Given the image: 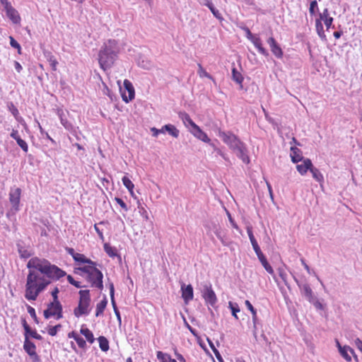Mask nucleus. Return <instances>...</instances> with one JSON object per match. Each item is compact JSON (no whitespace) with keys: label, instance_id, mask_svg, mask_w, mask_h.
Returning <instances> with one entry per match:
<instances>
[{"label":"nucleus","instance_id":"1","mask_svg":"<svg viewBox=\"0 0 362 362\" xmlns=\"http://www.w3.org/2000/svg\"><path fill=\"white\" fill-rule=\"evenodd\" d=\"M27 267L25 298L28 300H35L40 293L51 283L49 279H59L66 275V272L45 259L31 258Z\"/></svg>","mask_w":362,"mask_h":362},{"label":"nucleus","instance_id":"2","mask_svg":"<svg viewBox=\"0 0 362 362\" xmlns=\"http://www.w3.org/2000/svg\"><path fill=\"white\" fill-rule=\"evenodd\" d=\"M218 136L222 141L228 146V147L235 152L236 156L246 164L250 162L248 156V150L245 143H243L236 135L231 132L218 131Z\"/></svg>","mask_w":362,"mask_h":362},{"label":"nucleus","instance_id":"3","mask_svg":"<svg viewBox=\"0 0 362 362\" xmlns=\"http://www.w3.org/2000/svg\"><path fill=\"white\" fill-rule=\"evenodd\" d=\"M119 47L115 40H109L101 47L98 54L100 66L104 71L110 69L117 57Z\"/></svg>","mask_w":362,"mask_h":362},{"label":"nucleus","instance_id":"4","mask_svg":"<svg viewBox=\"0 0 362 362\" xmlns=\"http://www.w3.org/2000/svg\"><path fill=\"white\" fill-rule=\"evenodd\" d=\"M79 269L87 274V280L91 286L100 290L103 289V274L96 268V264L86 265L80 267Z\"/></svg>","mask_w":362,"mask_h":362},{"label":"nucleus","instance_id":"5","mask_svg":"<svg viewBox=\"0 0 362 362\" xmlns=\"http://www.w3.org/2000/svg\"><path fill=\"white\" fill-rule=\"evenodd\" d=\"M78 307L74 310V314L76 317L82 315H88L90 313V296L89 290H81Z\"/></svg>","mask_w":362,"mask_h":362},{"label":"nucleus","instance_id":"6","mask_svg":"<svg viewBox=\"0 0 362 362\" xmlns=\"http://www.w3.org/2000/svg\"><path fill=\"white\" fill-rule=\"evenodd\" d=\"M43 315L45 319L54 317L56 320L63 317L62 305L60 302H50L47 304V308L44 310Z\"/></svg>","mask_w":362,"mask_h":362},{"label":"nucleus","instance_id":"7","mask_svg":"<svg viewBox=\"0 0 362 362\" xmlns=\"http://www.w3.org/2000/svg\"><path fill=\"white\" fill-rule=\"evenodd\" d=\"M202 296L206 303L214 306L217 302V298L211 285L204 284L202 290Z\"/></svg>","mask_w":362,"mask_h":362},{"label":"nucleus","instance_id":"8","mask_svg":"<svg viewBox=\"0 0 362 362\" xmlns=\"http://www.w3.org/2000/svg\"><path fill=\"white\" fill-rule=\"evenodd\" d=\"M21 189L19 187H12L9 192V202L12 205V209L15 211L19 210Z\"/></svg>","mask_w":362,"mask_h":362},{"label":"nucleus","instance_id":"9","mask_svg":"<svg viewBox=\"0 0 362 362\" xmlns=\"http://www.w3.org/2000/svg\"><path fill=\"white\" fill-rule=\"evenodd\" d=\"M267 44L269 45L271 52L278 59H281L284 55V52L280 45L277 43L276 40L273 37H270L267 40Z\"/></svg>","mask_w":362,"mask_h":362},{"label":"nucleus","instance_id":"10","mask_svg":"<svg viewBox=\"0 0 362 362\" xmlns=\"http://www.w3.org/2000/svg\"><path fill=\"white\" fill-rule=\"evenodd\" d=\"M296 282L297 283L301 294L306 298L307 300L311 301L315 297V294L311 289L310 286L308 284H300L297 279L294 278Z\"/></svg>","mask_w":362,"mask_h":362},{"label":"nucleus","instance_id":"11","mask_svg":"<svg viewBox=\"0 0 362 362\" xmlns=\"http://www.w3.org/2000/svg\"><path fill=\"white\" fill-rule=\"evenodd\" d=\"M245 304L247 308L251 312V314L252 315L253 336L257 339V325L259 324V320L257 318V310L249 300H246L245 301Z\"/></svg>","mask_w":362,"mask_h":362},{"label":"nucleus","instance_id":"12","mask_svg":"<svg viewBox=\"0 0 362 362\" xmlns=\"http://www.w3.org/2000/svg\"><path fill=\"white\" fill-rule=\"evenodd\" d=\"M182 298L185 303L187 304L194 298L193 288L191 284L185 285L182 284L181 285Z\"/></svg>","mask_w":362,"mask_h":362},{"label":"nucleus","instance_id":"13","mask_svg":"<svg viewBox=\"0 0 362 362\" xmlns=\"http://www.w3.org/2000/svg\"><path fill=\"white\" fill-rule=\"evenodd\" d=\"M124 86L125 89L127 90L129 95L127 97L125 94H122V100L125 103H129V101H131L132 100H133L134 98V96H135L134 88L132 83L127 79L124 80Z\"/></svg>","mask_w":362,"mask_h":362},{"label":"nucleus","instance_id":"14","mask_svg":"<svg viewBox=\"0 0 362 362\" xmlns=\"http://www.w3.org/2000/svg\"><path fill=\"white\" fill-rule=\"evenodd\" d=\"M189 132L197 139L205 143H210L211 139L208 137L207 134L200 129V127L198 125L194 129H189Z\"/></svg>","mask_w":362,"mask_h":362},{"label":"nucleus","instance_id":"15","mask_svg":"<svg viewBox=\"0 0 362 362\" xmlns=\"http://www.w3.org/2000/svg\"><path fill=\"white\" fill-rule=\"evenodd\" d=\"M302 161V163L298 164L296 165V169L298 172L301 175H304L306 174L308 170H310V168L313 167V163L310 159L305 158Z\"/></svg>","mask_w":362,"mask_h":362},{"label":"nucleus","instance_id":"16","mask_svg":"<svg viewBox=\"0 0 362 362\" xmlns=\"http://www.w3.org/2000/svg\"><path fill=\"white\" fill-rule=\"evenodd\" d=\"M250 41L253 44V45L257 48L261 54L265 57L269 56L268 51L263 47L262 40L258 35H255Z\"/></svg>","mask_w":362,"mask_h":362},{"label":"nucleus","instance_id":"17","mask_svg":"<svg viewBox=\"0 0 362 362\" xmlns=\"http://www.w3.org/2000/svg\"><path fill=\"white\" fill-rule=\"evenodd\" d=\"M6 16L13 22L14 24L20 23L21 16L18 12L13 7H10L6 11Z\"/></svg>","mask_w":362,"mask_h":362},{"label":"nucleus","instance_id":"18","mask_svg":"<svg viewBox=\"0 0 362 362\" xmlns=\"http://www.w3.org/2000/svg\"><path fill=\"white\" fill-rule=\"evenodd\" d=\"M179 117L182 119L185 126L189 129H194L197 126L191 119L190 116L185 112H180L179 113Z\"/></svg>","mask_w":362,"mask_h":362},{"label":"nucleus","instance_id":"19","mask_svg":"<svg viewBox=\"0 0 362 362\" xmlns=\"http://www.w3.org/2000/svg\"><path fill=\"white\" fill-rule=\"evenodd\" d=\"M259 262L262 263V266L265 269V270L273 276L274 279L276 281V276L274 275V272L271 265L267 262L265 256L263 255L262 252H260L259 254L257 255Z\"/></svg>","mask_w":362,"mask_h":362},{"label":"nucleus","instance_id":"20","mask_svg":"<svg viewBox=\"0 0 362 362\" xmlns=\"http://www.w3.org/2000/svg\"><path fill=\"white\" fill-rule=\"evenodd\" d=\"M247 233L249 236L251 244L252 245L253 250H255L256 255H258L260 252H262L261 249L257 243V241L256 240V239L253 235L252 229L251 227L248 226L247 228Z\"/></svg>","mask_w":362,"mask_h":362},{"label":"nucleus","instance_id":"21","mask_svg":"<svg viewBox=\"0 0 362 362\" xmlns=\"http://www.w3.org/2000/svg\"><path fill=\"white\" fill-rule=\"evenodd\" d=\"M57 115L59 116V119H60V122H61V124L64 126V127L69 130V131H71L73 129V125L72 124L69 122L66 118V115L63 111V110L62 109H58L57 110Z\"/></svg>","mask_w":362,"mask_h":362},{"label":"nucleus","instance_id":"22","mask_svg":"<svg viewBox=\"0 0 362 362\" xmlns=\"http://www.w3.org/2000/svg\"><path fill=\"white\" fill-rule=\"evenodd\" d=\"M23 349L28 355L34 354V353L36 352V346L28 339L27 334H25V337Z\"/></svg>","mask_w":362,"mask_h":362},{"label":"nucleus","instance_id":"23","mask_svg":"<svg viewBox=\"0 0 362 362\" xmlns=\"http://www.w3.org/2000/svg\"><path fill=\"white\" fill-rule=\"evenodd\" d=\"M291 158L294 163H298L305 159L302 156L300 150L296 147H291Z\"/></svg>","mask_w":362,"mask_h":362},{"label":"nucleus","instance_id":"24","mask_svg":"<svg viewBox=\"0 0 362 362\" xmlns=\"http://www.w3.org/2000/svg\"><path fill=\"white\" fill-rule=\"evenodd\" d=\"M341 356L346 361H351V354H354V351L349 346H343V349L339 351Z\"/></svg>","mask_w":362,"mask_h":362},{"label":"nucleus","instance_id":"25","mask_svg":"<svg viewBox=\"0 0 362 362\" xmlns=\"http://www.w3.org/2000/svg\"><path fill=\"white\" fill-rule=\"evenodd\" d=\"M138 65L144 69L150 70L153 68V63L144 57H140L137 60Z\"/></svg>","mask_w":362,"mask_h":362},{"label":"nucleus","instance_id":"26","mask_svg":"<svg viewBox=\"0 0 362 362\" xmlns=\"http://www.w3.org/2000/svg\"><path fill=\"white\" fill-rule=\"evenodd\" d=\"M232 79L236 83L240 85V88H243V76L240 72H239L235 66L232 69Z\"/></svg>","mask_w":362,"mask_h":362},{"label":"nucleus","instance_id":"27","mask_svg":"<svg viewBox=\"0 0 362 362\" xmlns=\"http://www.w3.org/2000/svg\"><path fill=\"white\" fill-rule=\"evenodd\" d=\"M68 337L69 338H73L77 343V344L78 345V346L80 348H85L86 346V341L81 337H80L76 332H71L68 334Z\"/></svg>","mask_w":362,"mask_h":362},{"label":"nucleus","instance_id":"28","mask_svg":"<svg viewBox=\"0 0 362 362\" xmlns=\"http://www.w3.org/2000/svg\"><path fill=\"white\" fill-rule=\"evenodd\" d=\"M74 260L80 264H87V265L96 264V262L92 261L90 259L86 257L83 254L77 253L75 255Z\"/></svg>","mask_w":362,"mask_h":362},{"label":"nucleus","instance_id":"29","mask_svg":"<svg viewBox=\"0 0 362 362\" xmlns=\"http://www.w3.org/2000/svg\"><path fill=\"white\" fill-rule=\"evenodd\" d=\"M80 332L86 337L89 343L93 344L94 342L95 338L93 334L88 328L82 326Z\"/></svg>","mask_w":362,"mask_h":362},{"label":"nucleus","instance_id":"30","mask_svg":"<svg viewBox=\"0 0 362 362\" xmlns=\"http://www.w3.org/2000/svg\"><path fill=\"white\" fill-rule=\"evenodd\" d=\"M107 304V300L106 297H104V298L97 304L96 305V312H95V316L99 317L101 315H103L106 306Z\"/></svg>","mask_w":362,"mask_h":362},{"label":"nucleus","instance_id":"31","mask_svg":"<svg viewBox=\"0 0 362 362\" xmlns=\"http://www.w3.org/2000/svg\"><path fill=\"white\" fill-rule=\"evenodd\" d=\"M165 132H167L170 135L173 136L174 138H177L179 136L180 132L179 130L173 124H168L164 125Z\"/></svg>","mask_w":362,"mask_h":362},{"label":"nucleus","instance_id":"32","mask_svg":"<svg viewBox=\"0 0 362 362\" xmlns=\"http://www.w3.org/2000/svg\"><path fill=\"white\" fill-rule=\"evenodd\" d=\"M310 173L313 175V177L319 182H323L324 177L321 172L316 168H315L313 165L310 168Z\"/></svg>","mask_w":362,"mask_h":362},{"label":"nucleus","instance_id":"33","mask_svg":"<svg viewBox=\"0 0 362 362\" xmlns=\"http://www.w3.org/2000/svg\"><path fill=\"white\" fill-rule=\"evenodd\" d=\"M99 342L100 349L103 351H107L109 349V341L108 340L103 336H100L98 339Z\"/></svg>","mask_w":362,"mask_h":362},{"label":"nucleus","instance_id":"34","mask_svg":"<svg viewBox=\"0 0 362 362\" xmlns=\"http://www.w3.org/2000/svg\"><path fill=\"white\" fill-rule=\"evenodd\" d=\"M208 343H209V346L211 347V349H212L213 352L214 353L216 358L218 359V361L219 362H224L220 352L218 351V349L216 348L214 344L213 343V341L209 339V338H207L206 339Z\"/></svg>","mask_w":362,"mask_h":362},{"label":"nucleus","instance_id":"35","mask_svg":"<svg viewBox=\"0 0 362 362\" xmlns=\"http://www.w3.org/2000/svg\"><path fill=\"white\" fill-rule=\"evenodd\" d=\"M315 27H316V31H317L319 37L322 40H325L326 35H325L323 25H322L320 20H316Z\"/></svg>","mask_w":362,"mask_h":362},{"label":"nucleus","instance_id":"36","mask_svg":"<svg viewBox=\"0 0 362 362\" xmlns=\"http://www.w3.org/2000/svg\"><path fill=\"white\" fill-rule=\"evenodd\" d=\"M122 181L123 185L125 186V187L129 190L130 194L132 195L133 189L134 187V185L133 184V182L127 176H124L122 178Z\"/></svg>","mask_w":362,"mask_h":362},{"label":"nucleus","instance_id":"37","mask_svg":"<svg viewBox=\"0 0 362 362\" xmlns=\"http://www.w3.org/2000/svg\"><path fill=\"white\" fill-rule=\"evenodd\" d=\"M228 308L230 309L232 315L237 320H238V317L237 315V313L240 312V308L237 303H233L232 301H229Z\"/></svg>","mask_w":362,"mask_h":362},{"label":"nucleus","instance_id":"38","mask_svg":"<svg viewBox=\"0 0 362 362\" xmlns=\"http://www.w3.org/2000/svg\"><path fill=\"white\" fill-rule=\"evenodd\" d=\"M198 67H199V69H198V74L199 76L201 77V78H203V77H206L211 80H212L214 83H215V80L214 78V77L210 75L203 67L202 66L199 64H198Z\"/></svg>","mask_w":362,"mask_h":362},{"label":"nucleus","instance_id":"39","mask_svg":"<svg viewBox=\"0 0 362 362\" xmlns=\"http://www.w3.org/2000/svg\"><path fill=\"white\" fill-rule=\"evenodd\" d=\"M104 250L105 252L111 257H114L117 255L116 249L108 244H105Z\"/></svg>","mask_w":362,"mask_h":362},{"label":"nucleus","instance_id":"40","mask_svg":"<svg viewBox=\"0 0 362 362\" xmlns=\"http://www.w3.org/2000/svg\"><path fill=\"white\" fill-rule=\"evenodd\" d=\"M8 108H9V110L11 111V112L12 113V115L15 117V118L18 121H20L21 119H22V117H19V115H19L18 110L12 103H11L10 105H8Z\"/></svg>","mask_w":362,"mask_h":362},{"label":"nucleus","instance_id":"41","mask_svg":"<svg viewBox=\"0 0 362 362\" xmlns=\"http://www.w3.org/2000/svg\"><path fill=\"white\" fill-rule=\"evenodd\" d=\"M18 252L20 257L23 259H27L31 256V253L27 249L18 245Z\"/></svg>","mask_w":362,"mask_h":362},{"label":"nucleus","instance_id":"42","mask_svg":"<svg viewBox=\"0 0 362 362\" xmlns=\"http://www.w3.org/2000/svg\"><path fill=\"white\" fill-rule=\"evenodd\" d=\"M277 271H278L279 276H280V278L282 279V281H284L285 285L288 286L287 274L286 272L285 269L283 267H279V268H278Z\"/></svg>","mask_w":362,"mask_h":362},{"label":"nucleus","instance_id":"43","mask_svg":"<svg viewBox=\"0 0 362 362\" xmlns=\"http://www.w3.org/2000/svg\"><path fill=\"white\" fill-rule=\"evenodd\" d=\"M18 145L21 148V149L25 152V153H27L28 151V144L25 142V141H24L23 139H22L21 138V136L19 138H17V139L16 140Z\"/></svg>","mask_w":362,"mask_h":362},{"label":"nucleus","instance_id":"44","mask_svg":"<svg viewBox=\"0 0 362 362\" xmlns=\"http://www.w3.org/2000/svg\"><path fill=\"white\" fill-rule=\"evenodd\" d=\"M318 11V6L316 0L312 1L310 4L309 12L311 16L315 15Z\"/></svg>","mask_w":362,"mask_h":362},{"label":"nucleus","instance_id":"45","mask_svg":"<svg viewBox=\"0 0 362 362\" xmlns=\"http://www.w3.org/2000/svg\"><path fill=\"white\" fill-rule=\"evenodd\" d=\"M300 262H301V263H302L303 266L304 267V268H305V269H306V271L308 272V274H313L315 276H316V277H317V280L320 282V284H321L322 285H323V284H322V281H321V280H320V279L317 276V274H315V272H311L310 268V267H309V266L306 264V262H305V259H304L303 258H302V259H300Z\"/></svg>","mask_w":362,"mask_h":362},{"label":"nucleus","instance_id":"46","mask_svg":"<svg viewBox=\"0 0 362 362\" xmlns=\"http://www.w3.org/2000/svg\"><path fill=\"white\" fill-rule=\"evenodd\" d=\"M67 280L69 284H71V285L74 286L76 288L84 287L83 286L81 285V282L74 280V279L71 275L67 276Z\"/></svg>","mask_w":362,"mask_h":362},{"label":"nucleus","instance_id":"47","mask_svg":"<svg viewBox=\"0 0 362 362\" xmlns=\"http://www.w3.org/2000/svg\"><path fill=\"white\" fill-rule=\"evenodd\" d=\"M138 209H139V213L140 214V215L145 219V220H148V212L147 211L144 209V207H143L142 206H141V204L139 202V206H138Z\"/></svg>","mask_w":362,"mask_h":362},{"label":"nucleus","instance_id":"48","mask_svg":"<svg viewBox=\"0 0 362 362\" xmlns=\"http://www.w3.org/2000/svg\"><path fill=\"white\" fill-rule=\"evenodd\" d=\"M38 127H39V129H40V134L42 136L45 137L46 139H49L52 144H55V141L49 135V134L47 132H46L43 129L42 127H41V125L40 124V123H38Z\"/></svg>","mask_w":362,"mask_h":362},{"label":"nucleus","instance_id":"49","mask_svg":"<svg viewBox=\"0 0 362 362\" xmlns=\"http://www.w3.org/2000/svg\"><path fill=\"white\" fill-rule=\"evenodd\" d=\"M61 327H62L61 325H57L54 327H50L48 329V334L51 336H55Z\"/></svg>","mask_w":362,"mask_h":362},{"label":"nucleus","instance_id":"50","mask_svg":"<svg viewBox=\"0 0 362 362\" xmlns=\"http://www.w3.org/2000/svg\"><path fill=\"white\" fill-rule=\"evenodd\" d=\"M210 11H211V13H213V15L218 19L221 20L222 19V16H221V14L220 13V12L218 11V10H217L214 6L212 4H211L210 6L208 7Z\"/></svg>","mask_w":362,"mask_h":362},{"label":"nucleus","instance_id":"51","mask_svg":"<svg viewBox=\"0 0 362 362\" xmlns=\"http://www.w3.org/2000/svg\"><path fill=\"white\" fill-rule=\"evenodd\" d=\"M27 309H28V312L30 314V317L34 320V321L36 323H38L39 322H38V319H37V317L35 313V310L30 305L28 306Z\"/></svg>","mask_w":362,"mask_h":362},{"label":"nucleus","instance_id":"52","mask_svg":"<svg viewBox=\"0 0 362 362\" xmlns=\"http://www.w3.org/2000/svg\"><path fill=\"white\" fill-rule=\"evenodd\" d=\"M151 132H152V135L155 137H157L159 134H164L165 129L164 126L161 129H157L156 127H151Z\"/></svg>","mask_w":362,"mask_h":362},{"label":"nucleus","instance_id":"53","mask_svg":"<svg viewBox=\"0 0 362 362\" xmlns=\"http://www.w3.org/2000/svg\"><path fill=\"white\" fill-rule=\"evenodd\" d=\"M10 39V45L12 47L18 49V53H21V45L13 37H9Z\"/></svg>","mask_w":362,"mask_h":362},{"label":"nucleus","instance_id":"54","mask_svg":"<svg viewBox=\"0 0 362 362\" xmlns=\"http://www.w3.org/2000/svg\"><path fill=\"white\" fill-rule=\"evenodd\" d=\"M156 356L158 360H160L161 362L166 361L167 357H170L168 354H164L160 351H157Z\"/></svg>","mask_w":362,"mask_h":362},{"label":"nucleus","instance_id":"55","mask_svg":"<svg viewBox=\"0 0 362 362\" xmlns=\"http://www.w3.org/2000/svg\"><path fill=\"white\" fill-rule=\"evenodd\" d=\"M115 201L121 206V208L124 211H127L129 210L127 204L124 203V202L121 198L115 197Z\"/></svg>","mask_w":362,"mask_h":362},{"label":"nucleus","instance_id":"56","mask_svg":"<svg viewBox=\"0 0 362 362\" xmlns=\"http://www.w3.org/2000/svg\"><path fill=\"white\" fill-rule=\"evenodd\" d=\"M310 303L313 304V305L315 307L317 310H322L323 309V305L315 297L313 300L309 301Z\"/></svg>","mask_w":362,"mask_h":362},{"label":"nucleus","instance_id":"57","mask_svg":"<svg viewBox=\"0 0 362 362\" xmlns=\"http://www.w3.org/2000/svg\"><path fill=\"white\" fill-rule=\"evenodd\" d=\"M49 62L52 66L53 71L57 69V65L58 64V62L55 59L54 56H50L49 58Z\"/></svg>","mask_w":362,"mask_h":362},{"label":"nucleus","instance_id":"58","mask_svg":"<svg viewBox=\"0 0 362 362\" xmlns=\"http://www.w3.org/2000/svg\"><path fill=\"white\" fill-rule=\"evenodd\" d=\"M242 30L245 31V37H247V40H250L255 35H253L251 31L250 30V29L246 27V26H243V27H241Z\"/></svg>","mask_w":362,"mask_h":362},{"label":"nucleus","instance_id":"59","mask_svg":"<svg viewBox=\"0 0 362 362\" xmlns=\"http://www.w3.org/2000/svg\"><path fill=\"white\" fill-rule=\"evenodd\" d=\"M329 16V11L327 8H325L322 13H320V19L321 21H325V19L330 18Z\"/></svg>","mask_w":362,"mask_h":362},{"label":"nucleus","instance_id":"60","mask_svg":"<svg viewBox=\"0 0 362 362\" xmlns=\"http://www.w3.org/2000/svg\"><path fill=\"white\" fill-rule=\"evenodd\" d=\"M31 337L34 339L41 340L42 339V336L37 334L35 331H33L31 328H30V332H28V337Z\"/></svg>","mask_w":362,"mask_h":362},{"label":"nucleus","instance_id":"61","mask_svg":"<svg viewBox=\"0 0 362 362\" xmlns=\"http://www.w3.org/2000/svg\"><path fill=\"white\" fill-rule=\"evenodd\" d=\"M21 322L25 329V335L27 334V336H28V332H30V327L28 325L25 318H21Z\"/></svg>","mask_w":362,"mask_h":362},{"label":"nucleus","instance_id":"62","mask_svg":"<svg viewBox=\"0 0 362 362\" xmlns=\"http://www.w3.org/2000/svg\"><path fill=\"white\" fill-rule=\"evenodd\" d=\"M59 291L57 287H55L54 290L52 291V296L53 298V301L59 302L58 300V293Z\"/></svg>","mask_w":362,"mask_h":362},{"label":"nucleus","instance_id":"63","mask_svg":"<svg viewBox=\"0 0 362 362\" xmlns=\"http://www.w3.org/2000/svg\"><path fill=\"white\" fill-rule=\"evenodd\" d=\"M214 233L218 239H223V235H226L220 228H216Z\"/></svg>","mask_w":362,"mask_h":362},{"label":"nucleus","instance_id":"64","mask_svg":"<svg viewBox=\"0 0 362 362\" xmlns=\"http://www.w3.org/2000/svg\"><path fill=\"white\" fill-rule=\"evenodd\" d=\"M354 344L362 353V341L360 339L356 338L354 340Z\"/></svg>","mask_w":362,"mask_h":362}]
</instances>
